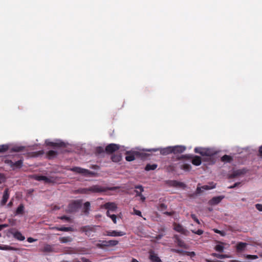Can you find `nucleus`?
<instances>
[{"label": "nucleus", "mask_w": 262, "mask_h": 262, "mask_svg": "<svg viewBox=\"0 0 262 262\" xmlns=\"http://www.w3.org/2000/svg\"><path fill=\"white\" fill-rule=\"evenodd\" d=\"M174 230L177 232L183 233L185 232V229L180 224L176 225L174 227Z\"/></svg>", "instance_id": "35"}, {"label": "nucleus", "mask_w": 262, "mask_h": 262, "mask_svg": "<svg viewBox=\"0 0 262 262\" xmlns=\"http://www.w3.org/2000/svg\"><path fill=\"white\" fill-rule=\"evenodd\" d=\"M202 161L205 163V165H211L215 163L216 159L214 157H204Z\"/></svg>", "instance_id": "13"}, {"label": "nucleus", "mask_w": 262, "mask_h": 262, "mask_svg": "<svg viewBox=\"0 0 262 262\" xmlns=\"http://www.w3.org/2000/svg\"><path fill=\"white\" fill-rule=\"evenodd\" d=\"M98 243L96 245V246L99 248H102L103 247H113L116 246L119 242L117 240H110L108 241H101L99 240Z\"/></svg>", "instance_id": "4"}, {"label": "nucleus", "mask_w": 262, "mask_h": 262, "mask_svg": "<svg viewBox=\"0 0 262 262\" xmlns=\"http://www.w3.org/2000/svg\"><path fill=\"white\" fill-rule=\"evenodd\" d=\"M9 198V189L6 188L5 189V190L4 191L2 200L1 202V205L2 206H4V205H5L6 203H7Z\"/></svg>", "instance_id": "15"}, {"label": "nucleus", "mask_w": 262, "mask_h": 262, "mask_svg": "<svg viewBox=\"0 0 262 262\" xmlns=\"http://www.w3.org/2000/svg\"><path fill=\"white\" fill-rule=\"evenodd\" d=\"M47 155L50 159L53 158L57 155V152L55 150H51L48 152Z\"/></svg>", "instance_id": "36"}, {"label": "nucleus", "mask_w": 262, "mask_h": 262, "mask_svg": "<svg viewBox=\"0 0 262 262\" xmlns=\"http://www.w3.org/2000/svg\"><path fill=\"white\" fill-rule=\"evenodd\" d=\"M70 170L76 173L81 174L83 176H94L95 172L94 171H90L88 169H84L80 167H73L70 169Z\"/></svg>", "instance_id": "3"}, {"label": "nucleus", "mask_w": 262, "mask_h": 262, "mask_svg": "<svg viewBox=\"0 0 262 262\" xmlns=\"http://www.w3.org/2000/svg\"><path fill=\"white\" fill-rule=\"evenodd\" d=\"M104 151V149L102 147L99 146L96 148V152L97 154H100L103 153Z\"/></svg>", "instance_id": "45"}, {"label": "nucleus", "mask_w": 262, "mask_h": 262, "mask_svg": "<svg viewBox=\"0 0 262 262\" xmlns=\"http://www.w3.org/2000/svg\"><path fill=\"white\" fill-rule=\"evenodd\" d=\"M134 213L138 216H142V213L139 210H137L136 209H134Z\"/></svg>", "instance_id": "53"}, {"label": "nucleus", "mask_w": 262, "mask_h": 262, "mask_svg": "<svg viewBox=\"0 0 262 262\" xmlns=\"http://www.w3.org/2000/svg\"><path fill=\"white\" fill-rule=\"evenodd\" d=\"M119 149V145L118 144L111 143L108 144L105 147V151L106 153L112 154Z\"/></svg>", "instance_id": "10"}, {"label": "nucleus", "mask_w": 262, "mask_h": 262, "mask_svg": "<svg viewBox=\"0 0 262 262\" xmlns=\"http://www.w3.org/2000/svg\"><path fill=\"white\" fill-rule=\"evenodd\" d=\"M255 208L258 211H262V204H256L255 205Z\"/></svg>", "instance_id": "55"}, {"label": "nucleus", "mask_w": 262, "mask_h": 262, "mask_svg": "<svg viewBox=\"0 0 262 262\" xmlns=\"http://www.w3.org/2000/svg\"><path fill=\"white\" fill-rule=\"evenodd\" d=\"M259 156L262 158V145L260 146L259 149Z\"/></svg>", "instance_id": "64"}, {"label": "nucleus", "mask_w": 262, "mask_h": 262, "mask_svg": "<svg viewBox=\"0 0 262 262\" xmlns=\"http://www.w3.org/2000/svg\"><path fill=\"white\" fill-rule=\"evenodd\" d=\"M82 201L78 200H75L70 203L68 205V210L70 212L76 211L81 206Z\"/></svg>", "instance_id": "5"}, {"label": "nucleus", "mask_w": 262, "mask_h": 262, "mask_svg": "<svg viewBox=\"0 0 262 262\" xmlns=\"http://www.w3.org/2000/svg\"><path fill=\"white\" fill-rule=\"evenodd\" d=\"M104 207L110 211H114L117 209V206L115 203L108 202L104 205Z\"/></svg>", "instance_id": "17"}, {"label": "nucleus", "mask_w": 262, "mask_h": 262, "mask_svg": "<svg viewBox=\"0 0 262 262\" xmlns=\"http://www.w3.org/2000/svg\"><path fill=\"white\" fill-rule=\"evenodd\" d=\"M169 169L171 170V171H175L176 170V168L174 167L173 165H170L169 166Z\"/></svg>", "instance_id": "63"}, {"label": "nucleus", "mask_w": 262, "mask_h": 262, "mask_svg": "<svg viewBox=\"0 0 262 262\" xmlns=\"http://www.w3.org/2000/svg\"><path fill=\"white\" fill-rule=\"evenodd\" d=\"M125 234V233L121 231H117V230H107L104 233H103V235L104 236H109L113 237L116 236H122Z\"/></svg>", "instance_id": "8"}, {"label": "nucleus", "mask_w": 262, "mask_h": 262, "mask_svg": "<svg viewBox=\"0 0 262 262\" xmlns=\"http://www.w3.org/2000/svg\"><path fill=\"white\" fill-rule=\"evenodd\" d=\"M194 151L195 153L200 154L203 157H214L217 155L218 151L213 148H204L202 147H196Z\"/></svg>", "instance_id": "1"}, {"label": "nucleus", "mask_w": 262, "mask_h": 262, "mask_svg": "<svg viewBox=\"0 0 262 262\" xmlns=\"http://www.w3.org/2000/svg\"><path fill=\"white\" fill-rule=\"evenodd\" d=\"M25 148V146H13L11 150L13 152H19L23 151Z\"/></svg>", "instance_id": "33"}, {"label": "nucleus", "mask_w": 262, "mask_h": 262, "mask_svg": "<svg viewBox=\"0 0 262 262\" xmlns=\"http://www.w3.org/2000/svg\"><path fill=\"white\" fill-rule=\"evenodd\" d=\"M149 259L151 262H162L160 257L154 253L150 254Z\"/></svg>", "instance_id": "23"}, {"label": "nucleus", "mask_w": 262, "mask_h": 262, "mask_svg": "<svg viewBox=\"0 0 262 262\" xmlns=\"http://www.w3.org/2000/svg\"><path fill=\"white\" fill-rule=\"evenodd\" d=\"M202 159L198 156H194L191 161L192 163L195 166H199L201 164Z\"/></svg>", "instance_id": "19"}, {"label": "nucleus", "mask_w": 262, "mask_h": 262, "mask_svg": "<svg viewBox=\"0 0 262 262\" xmlns=\"http://www.w3.org/2000/svg\"><path fill=\"white\" fill-rule=\"evenodd\" d=\"M247 244L246 243L239 242L236 245V250L238 252H242L245 250Z\"/></svg>", "instance_id": "20"}, {"label": "nucleus", "mask_w": 262, "mask_h": 262, "mask_svg": "<svg viewBox=\"0 0 262 262\" xmlns=\"http://www.w3.org/2000/svg\"><path fill=\"white\" fill-rule=\"evenodd\" d=\"M89 189H90V187L88 188H81V189H79V191L81 193L88 194L90 192Z\"/></svg>", "instance_id": "41"}, {"label": "nucleus", "mask_w": 262, "mask_h": 262, "mask_svg": "<svg viewBox=\"0 0 262 262\" xmlns=\"http://www.w3.org/2000/svg\"><path fill=\"white\" fill-rule=\"evenodd\" d=\"M3 250H16V249L10 246L3 245Z\"/></svg>", "instance_id": "42"}, {"label": "nucleus", "mask_w": 262, "mask_h": 262, "mask_svg": "<svg viewBox=\"0 0 262 262\" xmlns=\"http://www.w3.org/2000/svg\"><path fill=\"white\" fill-rule=\"evenodd\" d=\"M126 154L127 155L125 157V160L127 161L131 162L135 160V153L131 151H126Z\"/></svg>", "instance_id": "24"}, {"label": "nucleus", "mask_w": 262, "mask_h": 262, "mask_svg": "<svg viewBox=\"0 0 262 262\" xmlns=\"http://www.w3.org/2000/svg\"><path fill=\"white\" fill-rule=\"evenodd\" d=\"M116 187H109L102 186L99 185H94L90 187V192L91 193H101L107 191V190H114Z\"/></svg>", "instance_id": "2"}, {"label": "nucleus", "mask_w": 262, "mask_h": 262, "mask_svg": "<svg viewBox=\"0 0 262 262\" xmlns=\"http://www.w3.org/2000/svg\"><path fill=\"white\" fill-rule=\"evenodd\" d=\"M111 159L114 162H119L122 160V156L120 154H116L111 156Z\"/></svg>", "instance_id": "25"}, {"label": "nucleus", "mask_w": 262, "mask_h": 262, "mask_svg": "<svg viewBox=\"0 0 262 262\" xmlns=\"http://www.w3.org/2000/svg\"><path fill=\"white\" fill-rule=\"evenodd\" d=\"M60 219L61 220H67V221H69L70 220V217H68V216H67L66 215H63V216H62L60 217Z\"/></svg>", "instance_id": "60"}, {"label": "nucleus", "mask_w": 262, "mask_h": 262, "mask_svg": "<svg viewBox=\"0 0 262 262\" xmlns=\"http://www.w3.org/2000/svg\"><path fill=\"white\" fill-rule=\"evenodd\" d=\"M110 217L112 220L113 223L114 224H116L117 223V217L115 214H112L111 216H110Z\"/></svg>", "instance_id": "54"}, {"label": "nucleus", "mask_w": 262, "mask_h": 262, "mask_svg": "<svg viewBox=\"0 0 262 262\" xmlns=\"http://www.w3.org/2000/svg\"><path fill=\"white\" fill-rule=\"evenodd\" d=\"M53 247L51 245L47 244L43 247V251L52 252L53 251Z\"/></svg>", "instance_id": "38"}, {"label": "nucleus", "mask_w": 262, "mask_h": 262, "mask_svg": "<svg viewBox=\"0 0 262 262\" xmlns=\"http://www.w3.org/2000/svg\"><path fill=\"white\" fill-rule=\"evenodd\" d=\"M135 192L136 193V196L140 197L142 194V192H141V191H139L138 190H135Z\"/></svg>", "instance_id": "62"}, {"label": "nucleus", "mask_w": 262, "mask_h": 262, "mask_svg": "<svg viewBox=\"0 0 262 262\" xmlns=\"http://www.w3.org/2000/svg\"><path fill=\"white\" fill-rule=\"evenodd\" d=\"M9 148L8 145L7 144H3L0 145V152H4L6 151Z\"/></svg>", "instance_id": "40"}, {"label": "nucleus", "mask_w": 262, "mask_h": 262, "mask_svg": "<svg viewBox=\"0 0 262 262\" xmlns=\"http://www.w3.org/2000/svg\"><path fill=\"white\" fill-rule=\"evenodd\" d=\"M176 239L178 246L184 248H187V246L184 241L180 239L177 236H176Z\"/></svg>", "instance_id": "34"}, {"label": "nucleus", "mask_w": 262, "mask_h": 262, "mask_svg": "<svg viewBox=\"0 0 262 262\" xmlns=\"http://www.w3.org/2000/svg\"><path fill=\"white\" fill-rule=\"evenodd\" d=\"M81 230L82 232H84L86 235H88L90 232L95 231V226L89 225L85 226L81 228Z\"/></svg>", "instance_id": "18"}, {"label": "nucleus", "mask_w": 262, "mask_h": 262, "mask_svg": "<svg viewBox=\"0 0 262 262\" xmlns=\"http://www.w3.org/2000/svg\"><path fill=\"white\" fill-rule=\"evenodd\" d=\"M82 262H91L89 259H87L85 257H81V258Z\"/></svg>", "instance_id": "61"}, {"label": "nucleus", "mask_w": 262, "mask_h": 262, "mask_svg": "<svg viewBox=\"0 0 262 262\" xmlns=\"http://www.w3.org/2000/svg\"><path fill=\"white\" fill-rule=\"evenodd\" d=\"M211 255H212V256L215 257L216 258H220V259L230 258L231 257L230 255H229L227 254H219V253H213Z\"/></svg>", "instance_id": "29"}, {"label": "nucleus", "mask_w": 262, "mask_h": 262, "mask_svg": "<svg viewBox=\"0 0 262 262\" xmlns=\"http://www.w3.org/2000/svg\"><path fill=\"white\" fill-rule=\"evenodd\" d=\"M191 158V156L190 155H182L180 157H179L178 158V160H181L182 159H190V158Z\"/></svg>", "instance_id": "47"}, {"label": "nucleus", "mask_w": 262, "mask_h": 262, "mask_svg": "<svg viewBox=\"0 0 262 262\" xmlns=\"http://www.w3.org/2000/svg\"><path fill=\"white\" fill-rule=\"evenodd\" d=\"M12 166H14L16 168H21L23 166V160H19L13 163Z\"/></svg>", "instance_id": "37"}, {"label": "nucleus", "mask_w": 262, "mask_h": 262, "mask_svg": "<svg viewBox=\"0 0 262 262\" xmlns=\"http://www.w3.org/2000/svg\"><path fill=\"white\" fill-rule=\"evenodd\" d=\"M135 188L136 189H138L140 190V191H141V192H143L144 191V188L141 185H136L135 186Z\"/></svg>", "instance_id": "56"}, {"label": "nucleus", "mask_w": 262, "mask_h": 262, "mask_svg": "<svg viewBox=\"0 0 262 262\" xmlns=\"http://www.w3.org/2000/svg\"><path fill=\"white\" fill-rule=\"evenodd\" d=\"M144 151H160V154L162 155L166 156L171 154V146H167L165 148H151L143 149Z\"/></svg>", "instance_id": "6"}, {"label": "nucleus", "mask_w": 262, "mask_h": 262, "mask_svg": "<svg viewBox=\"0 0 262 262\" xmlns=\"http://www.w3.org/2000/svg\"><path fill=\"white\" fill-rule=\"evenodd\" d=\"M5 177L3 174L0 173V184L2 183L4 181Z\"/></svg>", "instance_id": "58"}, {"label": "nucleus", "mask_w": 262, "mask_h": 262, "mask_svg": "<svg viewBox=\"0 0 262 262\" xmlns=\"http://www.w3.org/2000/svg\"><path fill=\"white\" fill-rule=\"evenodd\" d=\"M158 165L157 164H147L145 167V170L146 171L153 170L156 169Z\"/></svg>", "instance_id": "31"}, {"label": "nucleus", "mask_w": 262, "mask_h": 262, "mask_svg": "<svg viewBox=\"0 0 262 262\" xmlns=\"http://www.w3.org/2000/svg\"><path fill=\"white\" fill-rule=\"evenodd\" d=\"M171 154H179L183 153L186 149V147L183 145H176L171 146Z\"/></svg>", "instance_id": "11"}, {"label": "nucleus", "mask_w": 262, "mask_h": 262, "mask_svg": "<svg viewBox=\"0 0 262 262\" xmlns=\"http://www.w3.org/2000/svg\"><path fill=\"white\" fill-rule=\"evenodd\" d=\"M244 256L249 259H255L258 258V256L256 255H249V254H246L244 255Z\"/></svg>", "instance_id": "43"}, {"label": "nucleus", "mask_w": 262, "mask_h": 262, "mask_svg": "<svg viewBox=\"0 0 262 262\" xmlns=\"http://www.w3.org/2000/svg\"><path fill=\"white\" fill-rule=\"evenodd\" d=\"M36 239H34L32 237H28L27 238V241L30 243H33L34 242H35Z\"/></svg>", "instance_id": "59"}, {"label": "nucleus", "mask_w": 262, "mask_h": 262, "mask_svg": "<svg viewBox=\"0 0 262 262\" xmlns=\"http://www.w3.org/2000/svg\"><path fill=\"white\" fill-rule=\"evenodd\" d=\"M213 231L215 233H219V234H221L222 236H224L225 234V232L224 231L219 230L217 229H214Z\"/></svg>", "instance_id": "50"}, {"label": "nucleus", "mask_w": 262, "mask_h": 262, "mask_svg": "<svg viewBox=\"0 0 262 262\" xmlns=\"http://www.w3.org/2000/svg\"><path fill=\"white\" fill-rule=\"evenodd\" d=\"M176 166L184 170L185 171L188 172L191 169V166L190 164L186 163L184 161H181L176 164Z\"/></svg>", "instance_id": "9"}, {"label": "nucleus", "mask_w": 262, "mask_h": 262, "mask_svg": "<svg viewBox=\"0 0 262 262\" xmlns=\"http://www.w3.org/2000/svg\"><path fill=\"white\" fill-rule=\"evenodd\" d=\"M192 232L194 233V234H198V235H201L203 233L204 231L203 230H201V229H199L196 231L195 230H191Z\"/></svg>", "instance_id": "48"}, {"label": "nucleus", "mask_w": 262, "mask_h": 262, "mask_svg": "<svg viewBox=\"0 0 262 262\" xmlns=\"http://www.w3.org/2000/svg\"><path fill=\"white\" fill-rule=\"evenodd\" d=\"M45 143L48 146H50L52 147H65L66 144L63 141L60 140H56L55 142L50 141L49 140L47 139L45 141Z\"/></svg>", "instance_id": "7"}, {"label": "nucleus", "mask_w": 262, "mask_h": 262, "mask_svg": "<svg viewBox=\"0 0 262 262\" xmlns=\"http://www.w3.org/2000/svg\"><path fill=\"white\" fill-rule=\"evenodd\" d=\"M91 204L89 202H86L83 205V212L85 215H88L90 210Z\"/></svg>", "instance_id": "27"}, {"label": "nucleus", "mask_w": 262, "mask_h": 262, "mask_svg": "<svg viewBox=\"0 0 262 262\" xmlns=\"http://www.w3.org/2000/svg\"><path fill=\"white\" fill-rule=\"evenodd\" d=\"M24 212V206L23 204H20L18 207L17 208L16 211L15 212V215H22Z\"/></svg>", "instance_id": "28"}, {"label": "nucleus", "mask_w": 262, "mask_h": 262, "mask_svg": "<svg viewBox=\"0 0 262 262\" xmlns=\"http://www.w3.org/2000/svg\"><path fill=\"white\" fill-rule=\"evenodd\" d=\"M241 184V182H236L234 183L233 185H231L228 187V189H233L235 188L236 187L238 186Z\"/></svg>", "instance_id": "51"}, {"label": "nucleus", "mask_w": 262, "mask_h": 262, "mask_svg": "<svg viewBox=\"0 0 262 262\" xmlns=\"http://www.w3.org/2000/svg\"><path fill=\"white\" fill-rule=\"evenodd\" d=\"M167 184L172 187H185L186 185L185 184L181 182H179L177 180H169L168 181Z\"/></svg>", "instance_id": "12"}, {"label": "nucleus", "mask_w": 262, "mask_h": 262, "mask_svg": "<svg viewBox=\"0 0 262 262\" xmlns=\"http://www.w3.org/2000/svg\"><path fill=\"white\" fill-rule=\"evenodd\" d=\"M172 251L175 253L182 255L185 254V252H186V251H184L182 249H172Z\"/></svg>", "instance_id": "44"}, {"label": "nucleus", "mask_w": 262, "mask_h": 262, "mask_svg": "<svg viewBox=\"0 0 262 262\" xmlns=\"http://www.w3.org/2000/svg\"><path fill=\"white\" fill-rule=\"evenodd\" d=\"M186 255H188V256H190V257H194L195 255V253L194 252H189V251H186L185 252V254Z\"/></svg>", "instance_id": "52"}, {"label": "nucleus", "mask_w": 262, "mask_h": 262, "mask_svg": "<svg viewBox=\"0 0 262 262\" xmlns=\"http://www.w3.org/2000/svg\"><path fill=\"white\" fill-rule=\"evenodd\" d=\"M11 233L15 239L18 241H23L25 239V237L19 231H12Z\"/></svg>", "instance_id": "16"}, {"label": "nucleus", "mask_w": 262, "mask_h": 262, "mask_svg": "<svg viewBox=\"0 0 262 262\" xmlns=\"http://www.w3.org/2000/svg\"><path fill=\"white\" fill-rule=\"evenodd\" d=\"M44 182L46 183H51L53 182V181L51 179L46 176Z\"/></svg>", "instance_id": "57"}, {"label": "nucleus", "mask_w": 262, "mask_h": 262, "mask_svg": "<svg viewBox=\"0 0 262 262\" xmlns=\"http://www.w3.org/2000/svg\"><path fill=\"white\" fill-rule=\"evenodd\" d=\"M245 173V171L243 169H238L234 171L232 173L230 176V178H233L237 177L238 176L244 174Z\"/></svg>", "instance_id": "22"}, {"label": "nucleus", "mask_w": 262, "mask_h": 262, "mask_svg": "<svg viewBox=\"0 0 262 262\" xmlns=\"http://www.w3.org/2000/svg\"><path fill=\"white\" fill-rule=\"evenodd\" d=\"M191 217L196 223L198 224H200L199 220L194 214H191Z\"/></svg>", "instance_id": "49"}, {"label": "nucleus", "mask_w": 262, "mask_h": 262, "mask_svg": "<svg viewBox=\"0 0 262 262\" xmlns=\"http://www.w3.org/2000/svg\"><path fill=\"white\" fill-rule=\"evenodd\" d=\"M212 186L206 185L203 186L201 188L198 187L196 189L197 192L200 193L201 192V188L203 189V190H210V189L214 188L215 187V185L213 184V183H212Z\"/></svg>", "instance_id": "26"}, {"label": "nucleus", "mask_w": 262, "mask_h": 262, "mask_svg": "<svg viewBox=\"0 0 262 262\" xmlns=\"http://www.w3.org/2000/svg\"><path fill=\"white\" fill-rule=\"evenodd\" d=\"M225 198L224 195H219L212 198L209 201V204L211 205H216L220 203L222 200Z\"/></svg>", "instance_id": "14"}, {"label": "nucleus", "mask_w": 262, "mask_h": 262, "mask_svg": "<svg viewBox=\"0 0 262 262\" xmlns=\"http://www.w3.org/2000/svg\"><path fill=\"white\" fill-rule=\"evenodd\" d=\"M46 176H36L35 177V179L37 181H45Z\"/></svg>", "instance_id": "46"}, {"label": "nucleus", "mask_w": 262, "mask_h": 262, "mask_svg": "<svg viewBox=\"0 0 262 262\" xmlns=\"http://www.w3.org/2000/svg\"><path fill=\"white\" fill-rule=\"evenodd\" d=\"M232 160V157L227 155H225L221 158V161L224 162L231 163Z\"/></svg>", "instance_id": "30"}, {"label": "nucleus", "mask_w": 262, "mask_h": 262, "mask_svg": "<svg viewBox=\"0 0 262 262\" xmlns=\"http://www.w3.org/2000/svg\"><path fill=\"white\" fill-rule=\"evenodd\" d=\"M59 241L61 243H67L72 241V238L70 236L61 237L59 238Z\"/></svg>", "instance_id": "32"}, {"label": "nucleus", "mask_w": 262, "mask_h": 262, "mask_svg": "<svg viewBox=\"0 0 262 262\" xmlns=\"http://www.w3.org/2000/svg\"><path fill=\"white\" fill-rule=\"evenodd\" d=\"M53 229L56 230L57 231H64V232H68V231H73L74 229L71 227H53Z\"/></svg>", "instance_id": "21"}, {"label": "nucleus", "mask_w": 262, "mask_h": 262, "mask_svg": "<svg viewBox=\"0 0 262 262\" xmlns=\"http://www.w3.org/2000/svg\"><path fill=\"white\" fill-rule=\"evenodd\" d=\"M215 250L219 252H223L224 250V247L222 245L218 244L215 247Z\"/></svg>", "instance_id": "39"}]
</instances>
